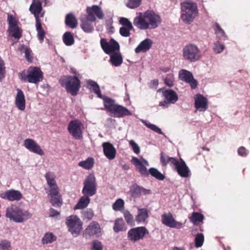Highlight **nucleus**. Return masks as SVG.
Instances as JSON below:
<instances>
[{"mask_svg":"<svg viewBox=\"0 0 250 250\" xmlns=\"http://www.w3.org/2000/svg\"><path fill=\"white\" fill-rule=\"evenodd\" d=\"M161 22V16L152 10L140 13L133 20L134 25L140 30L154 29Z\"/></svg>","mask_w":250,"mask_h":250,"instance_id":"1","label":"nucleus"},{"mask_svg":"<svg viewBox=\"0 0 250 250\" xmlns=\"http://www.w3.org/2000/svg\"><path fill=\"white\" fill-rule=\"evenodd\" d=\"M5 216L16 223H22L32 217V214L27 210H23L16 205H11L7 208Z\"/></svg>","mask_w":250,"mask_h":250,"instance_id":"2","label":"nucleus"},{"mask_svg":"<svg viewBox=\"0 0 250 250\" xmlns=\"http://www.w3.org/2000/svg\"><path fill=\"white\" fill-rule=\"evenodd\" d=\"M181 19L186 24H190L198 14L196 3L186 1L181 3Z\"/></svg>","mask_w":250,"mask_h":250,"instance_id":"3","label":"nucleus"},{"mask_svg":"<svg viewBox=\"0 0 250 250\" xmlns=\"http://www.w3.org/2000/svg\"><path fill=\"white\" fill-rule=\"evenodd\" d=\"M61 85L64 87L68 93L75 96L81 88V80L76 77L66 75L62 77L59 81Z\"/></svg>","mask_w":250,"mask_h":250,"instance_id":"4","label":"nucleus"},{"mask_svg":"<svg viewBox=\"0 0 250 250\" xmlns=\"http://www.w3.org/2000/svg\"><path fill=\"white\" fill-rule=\"evenodd\" d=\"M19 78L24 82L38 84L42 81L43 75L39 67L30 66L27 70V74L23 71L19 74Z\"/></svg>","mask_w":250,"mask_h":250,"instance_id":"5","label":"nucleus"},{"mask_svg":"<svg viewBox=\"0 0 250 250\" xmlns=\"http://www.w3.org/2000/svg\"><path fill=\"white\" fill-rule=\"evenodd\" d=\"M183 53L184 59L190 62H196L201 57L200 50L196 45L193 44L186 45L183 48Z\"/></svg>","mask_w":250,"mask_h":250,"instance_id":"6","label":"nucleus"},{"mask_svg":"<svg viewBox=\"0 0 250 250\" xmlns=\"http://www.w3.org/2000/svg\"><path fill=\"white\" fill-rule=\"evenodd\" d=\"M65 223L69 231L74 236L79 235L83 228V223L78 217L76 215L69 216L67 218Z\"/></svg>","mask_w":250,"mask_h":250,"instance_id":"7","label":"nucleus"},{"mask_svg":"<svg viewBox=\"0 0 250 250\" xmlns=\"http://www.w3.org/2000/svg\"><path fill=\"white\" fill-rule=\"evenodd\" d=\"M97 185L95 176L89 174L83 182V187L82 189L83 194L92 196L97 192Z\"/></svg>","mask_w":250,"mask_h":250,"instance_id":"8","label":"nucleus"},{"mask_svg":"<svg viewBox=\"0 0 250 250\" xmlns=\"http://www.w3.org/2000/svg\"><path fill=\"white\" fill-rule=\"evenodd\" d=\"M149 234L147 229L145 227H138L130 229L127 232V238L131 242L135 243L144 238Z\"/></svg>","mask_w":250,"mask_h":250,"instance_id":"9","label":"nucleus"},{"mask_svg":"<svg viewBox=\"0 0 250 250\" xmlns=\"http://www.w3.org/2000/svg\"><path fill=\"white\" fill-rule=\"evenodd\" d=\"M83 125L78 120L71 121L68 125V131L69 134L75 139L82 138V127Z\"/></svg>","mask_w":250,"mask_h":250,"instance_id":"10","label":"nucleus"},{"mask_svg":"<svg viewBox=\"0 0 250 250\" xmlns=\"http://www.w3.org/2000/svg\"><path fill=\"white\" fill-rule=\"evenodd\" d=\"M158 92H161L163 96L166 100L160 103V105L161 106H165L167 103L175 104L178 100L177 93L173 90L166 89L164 88H162L159 89Z\"/></svg>","mask_w":250,"mask_h":250,"instance_id":"11","label":"nucleus"},{"mask_svg":"<svg viewBox=\"0 0 250 250\" xmlns=\"http://www.w3.org/2000/svg\"><path fill=\"white\" fill-rule=\"evenodd\" d=\"M101 47L104 51L107 54L115 53L118 51L120 46L117 42L113 39H111L109 42H107L105 39H102L100 41Z\"/></svg>","mask_w":250,"mask_h":250,"instance_id":"12","label":"nucleus"},{"mask_svg":"<svg viewBox=\"0 0 250 250\" xmlns=\"http://www.w3.org/2000/svg\"><path fill=\"white\" fill-rule=\"evenodd\" d=\"M87 19L91 21H95L96 20L95 16L99 19L104 18V14L101 7L97 5H93L92 6H88L86 9Z\"/></svg>","mask_w":250,"mask_h":250,"instance_id":"13","label":"nucleus"},{"mask_svg":"<svg viewBox=\"0 0 250 250\" xmlns=\"http://www.w3.org/2000/svg\"><path fill=\"white\" fill-rule=\"evenodd\" d=\"M179 79L189 84L190 87L192 89H195L198 85V82L194 79L192 74L186 70L182 69L179 73Z\"/></svg>","mask_w":250,"mask_h":250,"instance_id":"14","label":"nucleus"},{"mask_svg":"<svg viewBox=\"0 0 250 250\" xmlns=\"http://www.w3.org/2000/svg\"><path fill=\"white\" fill-rule=\"evenodd\" d=\"M162 222L165 226L171 228L181 229L183 227L182 223L176 221L172 213H164L162 215Z\"/></svg>","mask_w":250,"mask_h":250,"instance_id":"15","label":"nucleus"},{"mask_svg":"<svg viewBox=\"0 0 250 250\" xmlns=\"http://www.w3.org/2000/svg\"><path fill=\"white\" fill-rule=\"evenodd\" d=\"M24 146L30 151L40 156L44 155L43 150L38 143L32 139H26L24 141Z\"/></svg>","mask_w":250,"mask_h":250,"instance_id":"16","label":"nucleus"},{"mask_svg":"<svg viewBox=\"0 0 250 250\" xmlns=\"http://www.w3.org/2000/svg\"><path fill=\"white\" fill-rule=\"evenodd\" d=\"M46 193L50 198V202L53 206L58 208L62 206V200L59 188L56 189L55 190H47Z\"/></svg>","mask_w":250,"mask_h":250,"instance_id":"17","label":"nucleus"},{"mask_svg":"<svg viewBox=\"0 0 250 250\" xmlns=\"http://www.w3.org/2000/svg\"><path fill=\"white\" fill-rule=\"evenodd\" d=\"M0 197L9 201H14L20 200L22 197V195L19 190L10 189L1 193Z\"/></svg>","mask_w":250,"mask_h":250,"instance_id":"18","label":"nucleus"},{"mask_svg":"<svg viewBox=\"0 0 250 250\" xmlns=\"http://www.w3.org/2000/svg\"><path fill=\"white\" fill-rule=\"evenodd\" d=\"M150 193V190L145 189L136 184L130 187L129 191L130 196L134 199L139 198L142 195H147Z\"/></svg>","mask_w":250,"mask_h":250,"instance_id":"19","label":"nucleus"},{"mask_svg":"<svg viewBox=\"0 0 250 250\" xmlns=\"http://www.w3.org/2000/svg\"><path fill=\"white\" fill-rule=\"evenodd\" d=\"M131 162L135 166L137 169L142 175L144 176H147L148 175V172L145 166V165H148V163L146 160L143 159V161H141L137 158L133 157Z\"/></svg>","mask_w":250,"mask_h":250,"instance_id":"20","label":"nucleus"},{"mask_svg":"<svg viewBox=\"0 0 250 250\" xmlns=\"http://www.w3.org/2000/svg\"><path fill=\"white\" fill-rule=\"evenodd\" d=\"M195 107L199 111H205L208 107V99L200 94H197L195 97Z\"/></svg>","mask_w":250,"mask_h":250,"instance_id":"21","label":"nucleus"},{"mask_svg":"<svg viewBox=\"0 0 250 250\" xmlns=\"http://www.w3.org/2000/svg\"><path fill=\"white\" fill-rule=\"evenodd\" d=\"M101 229L99 224L96 221H93L87 227L85 232L89 236H95L97 237L100 235Z\"/></svg>","mask_w":250,"mask_h":250,"instance_id":"22","label":"nucleus"},{"mask_svg":"<svg viewBox=\"0 0 250 250\" xmlns=\"http://www.w3.org/2000/svg\"><path fill=\"white\" fill-rule=\"evenodd\" d=\"M103 152L105 156L109 160H113L115 158L116 150L113 145L109 142H105L102 144Z\"/></svg>","mask_w":250,"mask_h":250,"instance_id":"23","label":"nucleus"},{"mask_svg":"<svg viewBox=\"0 0 250 250\" xmlns=\"http://www.w3.org/2000/svg\"><path fill=\"white\" fill-rule=\"evenodd\" d=\"M42 10V4L39 0H33L31 4L29 10L35 18L36 21H41L40 14Z\"/></svg>","mask_w":250,"mask_h":250,"instance_id":"24","label":"nucleus"},{"mask_svg":"<svg viewBox=\"0 0 250 250\" xmlns=\"http://www.w3.org/2000/svg\"><path fill=\"white\" fill-rule=\"evenodd\" d=\"M114 116L118 118L123 117L125 116H130L132 114L126 107L120 105L116 104L111 112Z\"/></svg>","mask_w":250,"mask_h":250,"instance_id":"25","label":"nucleus"},{"mask_svg":"<svg viewBox=\"0 0 250 250\" xmlns=\"http://www.w3.org/2000/svg\"><path fill=\"white\" fill-rule=\"evenodd\" d=\"M16 107L20 110L23 111L25 108V96L22 91L20 89H17V93L15 99Z\"/></svg>","mask_w":250,"mask_h":250,"instance_id":"26","label":"nucleus"},{"mask_svg":"<svg viewBox=\"0 0 250 250\" xmlns=\"http://www.w3.org/2000/svg\"><path fill=\"white\" fill-rule=\"evenodd\" d=\"M175 169L178 174L182 177L186 178L188 177L189 175L190 170L185 161L182 159H181Z\"/></svg>","mask_w":250,"mask_h":250,"instance_id":"27","label":"nucleus"},{"mask_svg":"<svg viewBox=\"0 0 250 250\" xmlns=\"http://www.w3.org/2000/svg\"><path fill=\"white\" fill-rule=\"evenodd\" d=\"M55 175L53 172H48L45 175V178L48 185L49 189L47 190H55L59 188L55 180Z\"/></svg>","mask_w":250,"mask_h":250,"instance_id":"28","label":"nucleus"},{"mask_svg":"<svg viewBox=\"0 0 250 250\" xmlns=\"http://www.w3.org/2000/svg\"><path fill=\"white\" fill-rule=\"evenodd\" d=\"M152 44L153 42L150 39H146L141 42L139 45L135 48V52L139 53L141 52H146L151 48Z\"/></svg>","mask_w":250,"mask_h":250,"instance_id":"29","label":"nucleus"},{"mask_svg":"<svg viewBox=\"0 0 250 250\" xmlns=\"http://www.w3.org/2000/svg\"><path fill=\"white\" fill-rule=\"evenodd\" d=\"M148 217V211L146 208H138L135 220L138 224L145 223Z\"/></svg>","mask_w":250,"mask_h":250,"instance_id":"30","label":"nucleus"},{"mask_svg":"<svg viewBox=\"0 0 250 250\" xmlns=\"http://www.w3.org/2000/svg\"><path fill=\"white\" fill-rule=\"evenodd\" d=\"M91 196L83 194V196H82L78 203L74 207L75 209H81L85 208L89 204L90 199L89 197Z\"/></svg>","mask_w":250,"mask_h":250,"instance_id":"31","label":"nucleus"},{"mask_svg":"<svg viewBox=\"0 0 250 250\" xmlns=\"http://www.w3.org/2000/svg\"><path fill=\"white\" fill-rule=\"evenodd\" d=\"M113 229L115 233L126 230V227L123 218H117L115 220Z\"/></svg>","mask_w":250,"mask_h":250,"instance_id":"32","label":"nucleus"},{"mask_svg":"<svg viewBox=\"0 0 250 250\" xmlns=\"http://www.w3.org/2000/svg\"><path fill=\"white\" fill-rule=\"evenodd\" d=\"M87 88L96 94L98 97L102 98L101 92L98 83L92 80H89L87 82Z\"/></svg>","mask_w":250,"mask_h":250,"instance_id":"33","label":"nucleus"},{"mask_svg":"<svg viewBox=\"0 0 250 250\" xmlns=\"http://www.w3.org/2000/svg\"><path fill=\"white\" fill-rule=\"evenodd\" d=\"M190 221L194 226H198L201 222H202L204 216L203 214L198 212H193L191 216L189 217Z\"/></svg>","mask_w":250,"mask_h":250,"instance_id":"34","label":"nucleus"},{"mask_svg":"<svg viewBox=\"0 0 250 250\" xmlns=\"http://www.w3.org/2000/svg\"><path fill=\"white\" fill-rule=\"evenodd\" d=\"M65 23L67 26L71 28H75L78 24L77 19L72 13L66 15L65 19Z\"/></svg>","mask_w":250,"mask_h":250,"instance_id":"35","label":"nucleus"},{"mask_svg":"<svg viewBox=\"0 0 250 250\" xmlns=\"http://www.w3.org/2000/svg\"><path fill=\"white\" fill-rule=\"evenodd\" d=\"M8 31L9 35L19 40L22 36V31L21 28L18 26L8 28Z\"/></svg>","mask_w":250,"mask_h":250,"instance_id":"36","label":"nucleus"},{"mask_svg":"<svg viewBox=\"0 0 250 250\" xmlns=\"http://www.w3.org/2000/svg\"><path fill=\"white\" fill-rule=\"evenodd\" d=\"M36 28L38 32V40L41 43H42L45 37V32L42 27L41 21H36Z\"/></svg>","mask_w":250,"mask_h":250,"instance_id":"37","label":"nucleus"},{"mask_svg":"<svg viewBox=\"0 0 250 250\" xmlns=\"http://www.w3.org/2000/svg\"><path fill=\"white\" fill-rule=\"evenodd\" d=\"M110 61L113 65L119 66L123 62V58L120 53L115 52L110 56Z\"/></svg>","mask_w":250,"mask_h":250,"instance_id":"38","label":"nucleus"},{"mask_svg":"<svg viewBox=\"0 0 250 250\" xmlns=\"http://www.w3.org/2000/svg\"><path fill=\"white\" fill-rule=\"evenodd\" d=\"M62 40L66 46L72 45L75 42L74 38L72 33L66 32L62 36Z\"/></svg>","mask_w":250,"mask_h":250,"instance_id":"39","label":"nucleus"},{"mask_svg":"<svg viewBox=\"0 0 250 250\" xmlns=\"http://www.w3.org/2000/svg\"><path fill=\"white\" fill-rule=\"evenodd\" d=\"M94 164V159L92 157H88L86 160L80 162L78 166L84 169L89 170L93 167Z\"/></svg>","mask_w":250,"mask_h":250,"instance_id":"40","label":"nucleus"},{"mask_svg":"<svg viewBox=\"0 0 250 250\" xmlns=\"http://www.w3.org/2000/svg\"><path fill=\"white\" fill-rule=\"evenodd\" d=\"M104 104L105 108L109 112H111L116 104H115L114 100L110 98L104 97L103 98Z\"/></svg>","mask_w":250,"mask_h":250,"instance_id":"41","label":"nucleus"},{"mask_svg":"<svg viewBox=\"0 0 250 250\" xmlns=\"http://www.w3.org/2000/svg\"><path fill=\"white\" fill-rule=\"evenodd\" d=\"M90 22L91 21H88L87 19L82 21L81 27L84 32L90 33L93 31L94 28Z\"/></svg>","mask_w":250,"mask_h":250,"instance_id":"42","label":"nucleus"},{"mask_svg":"<svg viewBox=\"0 0 250 250\" xmlns=\"http://www.w3.org/2000/svg\"><path fill=\"white\" fill-rule=\"evenodd\" d=\"M148 174H150L151 176L155 177L156 179L159 180H164L165 178L164 175L162 174L159 172L157 169L152 167L149 168L148 171Z\"/></svg>","mask_w":250,"mask_h":250,"instance_id":"43","label":"nucleus"},{"mask_svg":"<svg viewBox=\"0 0 250 250\" xmlns=\"http://www.w3.org/2000/svg\"><path fill=\"white\" fill-rule=\"evenodd\" d=\"M56 240V237L51 232L46 233L42 238V243L48 244L52 243Z\"/></svg>","mask_w":250,"mask_h":250,"instance_id":"44","label":"nucleus"},{"mask_svg":"<svg viewBox=\"0 0 250 250\" xmlns=\"http://www.w3.org/2000/svg\"><path fill=\"white\" fill-rule=\"evenodd\" d=\"M125 202L122 199H118L112 205V208L115 211H121L124 208Z\"/></svg>","mask_w":250,"mask_h":250,"instance_id":"45","label":"nucleus"},{"mask_svg":"<svg viewBox=\"0 0 250 250\" xmlns=\"http://www.w3.org/2000/svg\"><path fill=\"white\" fill-rule=\"evenodd\" d=\"M142 2V0H126L125 5L129 8L135 9L138 7Z\"/></svg>","mask_w":250,"mask_h":250,"instance_id":"46","label":"nucleus"},{"mask_svg":"<svg viewBox=\"0 0 250 250\" xmlns=\"http://www.w3.org/2000/svg\"><path fill=\"white\" fill-rule=\"evenodd\" d=\"M124 214V218L126 222L130 225H134V220L133 215L130 213V212L127 210H124L123 212Z\"/></svg>","mask_w":250,"mask_h":250,"instance_id":"47","label":"nucleus"},{"mask_svg":"<svg viewBox=\"0 0 250 250\" xmlns=\"http://www.w3.org/2000/svg\"><path fill=\"white\" fill-rule=\"evenodd\" d=\"M7 21L8 23V28L16 27L18 26V20L12 15L8 14Z\"/></svg>","mask_w":250,"mask_h":250,"instance_id":"48","label":"nucleus"},{"mask_svg":"<svg viewBox=\"0 0 250 250\" xmlns=\"http://www.w3.org/2000/svg\"><path fill=\"white\" fill-rule=\"evenodd\" d=\"M204 237L202 233H198L195 239V245L197 248L201 247L204 243Z\"/></svg>","mask_w":250,"mask_h":250,"instance_id":"49","label":"nucleus"},{"mask_svg":"<svg viewBox=\"0 0 250 250\" xmlns=\"http://www.w3.org/2000/svg\"><path fill=\"white\" fill-rule=\"evenodd\" d=\"M94 216V212L91 209H87L84 210L82 212V217L83 219H87V220H90L92 219Z\"/></svg>","mask_w":250,"mask_h":250,"instance_id":"50","label":"nucleus"},{"mask_svg":"<svg viewBox=\"0 0 250 250\" xmlns=\"http://www.w3.org/2000/svg\"><path fill=\"white\" fill-rule=\"evenodd\" d=\"M120 23L123 25V27L133 29L132 23L125 18H121L119 20Z\"/></svg>","mask_w":250,"mask_h":250,"instance_id":"51","label":"nucleus"},{"mask_svg":"<svg viewBox=\"0 0 250 250\" xmlns=\"http://www.w3.org/2000/svg\"><path fill=\"white\" fill-rule=\"evenodd\" d=\"M0 250H11V243L7 240L0 241Z\"/></svg>","mask_w":250,"mask_h":250,"instance_id":"52","label":"nucleus"},{"mask_svg":"<svg viewBox=\"0 0 250 250\" xmlns=\"http://www.w3.org/2000/svg\"><path fill=\"white\" fill-rule=\"evenodd\" d=\"M144 124L146 127L151 129L152 130L154 131V132L158 133L160 134H163L161 129L159 128L158 126H157L156 125L146 122Z\"/></svg>","mask_w":250,"mask_h":250,"instance_id":"53","label":"nucleus"},{"mask_svg":"<svg viewBox=\"0 0 250 250\" xmlns=\"http://www.w3.org/2000/svg\"><path fill=\"white\" fill-rule=\"evenodd\" d=\"M170 158V157L164 154L163 152H161L160 162L162 165L164 167H166L169 163V159Z\"/></svg>","mask_w":250,"mask_h":250,"instance_id":"54","label":"nucleus"},{"mask_svg":"<svg viewBox=\"0 0 250 250\" xmlns=\"http://www.w3.org/2000/svg\"><path fill=\"white\" fill-rule=\"evenodd\" d=\"M165 83L169 87L174 85V77L172 74H168L164 80Z\"/></svg>","mask_w":250,"mask_h":250,"instance_id":"55","label":"nucleus"},{"mask_svg":"<svg viewBox=\"0 0 250 250\" xmlns=\"http://www.w3.org/2000/svg\"><path fill=\"white\" fill-rule=\"evenodd\" d=\"M215 32L219 37H226L224 31L222 29L218 23H215Z\"/></svg>","mask_w":250,"mask_h":250,"instance_id":"56","label":"nucleus"},{"mask_svg":"<svg viewBox=\"0 0 250 250\" xmlns=\"http://www.w3.org/2000/svg\"><path fill=\"white\" fill-rule=\"evenodd\" d=\"M224 49V45L217 42L214 44L213 50L216 53H220L223 51Z\"/></svg>","mask_w":250,"mask_h":250,"instance_id":"57","label":"nucleus"},{"mask_svg":"<svg viewBox=\"0 0 250 250\" xmlns=\"http://www.w3.org/2000/svg\"><path fill=\"white\" fill-rule=\"evenodd\" d=\"M132 29L122 27L120 28L119 32L121 36L125 37H128L130 35V31Z\"/></svg>","mask_w":250,"mask_h":250,"instance_id":"58","label":"nucleus"},{"mask_svg":"<svg viewBox=\"0 0 250 250\" xmlns=\"http://www.w3.org/2000/svg\"><path fill=\"white\" fill-rule=\"evenodd\" d=\"M92 250H103V246L102 243L98 240H94L92 242Z\"/></svg>","mask_w":250,"mask_h":250,"instance_id":"59","label":"nucleus"},{"mask_svg":"<svg viewBox=\"0 0 250 250\" xmlns=\"http://www.w3.org/2000/svg\"><path fill=\"white\" fill-rule=\"evenodd\" d=\"M129 145L132 147L134 153L138 154L140 152V149L138 145L133 141L130 140L129 141Z\"/></svg>","mask_w":250,"mask_h":250,"instance_id":"60","label":"nucleus"},{"mask_svg":"<svg viewBox=\"0 0 250 250\" xmlns=\"http://www.w3.org/2000/svg\"><path fill=\"white\" fill-rule=\"evenodd\" d=\"M248 153L247 150L244 146H241L238 149V154L241 156L246 157L247 156Z\"/></svg>","mask_w":250,"mask_h":250,"instance_id":"61","label":"nucleus"},{"mask_svg":"<svg viewBox=\"0 0 250 250\" xmlns=\"http://www.w3.org/2000/svg\"><path fill=\"white\" fill-rule=\"evenodd\" d=\"M179 162L180 161L175 158L170 157L169 159V163H170V166H173L175 167V168L179 164Z\"/></svg>","mask_w":250,"mask_h":250,"instance_id":"62","label":"nucleus"},{"mask_svg":"<svg viewBox=\"0 0 250 250\" xmlns=\"http://www.w3.org/2000/svg\"><path fill=\"white\" fill-rule=\"evenodd\" d=\"M49 217H54L60 215V212L55 210L53 208H50L49 209Z\"/></svg>","mask_w":250,"mask_h":250,"instance_id":"63","label":"nucleus"},{"mask_svg":"<svg viewBox=\"0 0 250 250\" xmlns=\"http://www.w3.org/2000/svg\"><path fill=\"white\" fill-rule=\"evenodd\" d=\"M30 53H31V51L29 49L26 48L25 49V56L26 60L28 61H31V60L32 58L31 56Z\"/></svg>","mask_w":250,"mask_h":250,"instance_id":"64","label":"nucleus"}]
</instances>
